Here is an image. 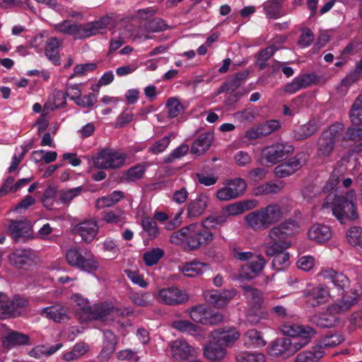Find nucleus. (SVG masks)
I'll list each match as a JSON object with an SVG mask.
<instances>
[{"label": "nucleus", "mask_w": 362, "mask_h": 362, "mask_svg": "<svg viewBox=\"0 0 362 362\" xmlns=\"http://www.w3.org/2000/svg\"><path fill=\"white\" fill-rule=\"evenodd\" d=\"M132 301L136 305L147 307L151 304L149 295L144 292H132L130 295Z\"/></svg>", "instance_id": "nucleus-56"}, {"label": "nucleus", "mask_w": 362, "mask_h": 362, "mask_svg": "<svg viewBox=\"0 0 362 362\" xmlns=\"http://www.w3.org/2000/svg\"><path fill=\"white\" fill-rule=\"evenodd\" d=\"M238 362H265V356L262 353L245 352L238 356Z\"/></svg>", "instance_id": "nucleus-57"}, {"label": "nucleus", "mask_w": 362, "mask_h": 362, "mask_svg": "<svg viewBox=\"0 0 362 362\" xmlns=\"http://www.w3.org/2000/svg\"><path fill=\"white\" fill-rule=\"evenodd\" d=\"M144 29L148 32H160L169 28V25L160 18H154L146 21L144 25Z\"/></svg>", "instance_id": "nucleus-42"}, {"label": "nucleus", "mask_w": 362, "mask_h": 362, "mask_svg": "<svg viewBox=\"0 0 362 362\" xmlns=\"http://www.w3.org/2000/svg\"><path fill=\"white\" fill-rule=\"evenodd\" d=\"M145 167L141 164L130 168L124 174V179L127 182H134L141 179L145 173Z\"/></svg>", "instance_id": "nucleus-50"}, {"label": "nucleus", "mask_w": 362, "mask_h": 362, "mask_svg": "<svg viewBox=\"0 0 362 362\" xmlns=\"http://www.w3.org/2000/svg\"><path fill=\"white\" fill-rule=\"evenodd\" d=\"M228 216L226 214L218 216H211L206 218L202 224H204L208 229L210 228H217L218 226H223L227 221Z\"/></svg>", "instance_id": "nucleus-53"}, {"label": "nucleus", "mask_w": 362, "mask_h": 362, "mask_svg": "<svg viewBox=\"0 0 362 362\" xmlns=\"http://www.w3.org/2000/svg\"><path fill=\"white\" fill-rule=\"evenodd\" d=\"M213 139V134L210 132H204L199 135V136L194 141L191 153L200 156L205 153L211 146Z\"/></svg>", "instance_id": "nucleus-29"}, {"label": "nucleus", "mask_w": 362, "mask_h": 362, "mask_svg": "<svg viewBox=\"0 0 362 362\" xmlns=\"http://www.w3.org/2000/svg\"><path fill=\"white\" fill-rule=\"evenodd\" d=\"M112 19L109 16L101 18L99 21L86 24L71 23L64 20L55 25V30L63 34L74 36L75 39H84L102 33L107 25L110 24Z\"/></svg>", "instance_id": "nucleus-2"}, {"label": "nucleus", "mask_w": 362, "mask_h": 362, "mask_svg": "<svg viewBox=\"0 0 362 362\" xmlns=\"http://www.w3.org/2000/svg\"><path fill=\"white\" fill-rule=\"evenodd\" d=\"M36 259L35 251L30 249H18L8 256L10 263L17 268H22Z\"/></svg>", "instance_id": "nucleus-16"}, {"label": "nucleus", "mask_w": 362, "mask_h": 362, "mask_svg": "<svg viewBox=\"0 0 362 362\" xmlns=\"http://www.w3.org/2000/svg\"><path fill=\"white\" fill-rule=\"evenodd\" d=\"M347 242L353 247L362 249V228L354 226L346 232Z\"/></svg>", "instance_id": "nucleus-38"}, {"label": "nucleus", "mask_w": 362, "mask_h": 362, "mask_svg": "<svg viewBox=\"0 0 362 362\" xmlns=\"http://www.w3.org/2000/svg\"><path fill=\"white\" fill-rule=\"evenodd\" d=\"M128 312L108 304L101 303L94 306H88L82 309L81 318L84 321L89 320H113L115 317H124Z\"/></svg>", "instance_id": "nucleus-6"}, {"label": "nucleus", "mask_w": 362, "mask_h": 362, "mask_svg": "<svg viewBox=\"0 0 362 362\" xmlns=\"http://www.w3.org/2000/svg\"><path fill=\"white\" fill-rule=\"evenodd\" d=\"M344 132L341 123H334L323 130L316 143V156L325 160L333 154L337 143L341 140Z\"/></svg>", "instance_id": "nucleus-5"}, {"label": "nucleus", "mask_w": 362, "mask_h": 362, "mask_svg": "<svg viewBox=\"0 0 362 362\" xmlns=\"http://www.w3.org/2000/svg\"><path fill=\"white\" fill-rule=\"evenodd\" d=\"M171 351L175 360H186L192 354V347L185 341L176 340L171 346Z\"/></svg>", "instance_id": "nucleus-30"}, {"label": "nucleus", "mask_w": 362, "mask_h": 362, "mask_svg": "<svg viewBox=\"0 0 362 362\" xmlns=\"http://www.w3.org/2000/svg\"><path fill=\"white\" fill-rule=\"evenodd\" d=\"M344 341V337L341 334H335L325 337L321 341V346L324 348L334 347L339 345Z\"/></svg>", "instance_id": "nucleus-63"}, {"label": "nucleus", "mask_w": 362, "mask_h": 362, "mask_svg": "<svg viewBox=\"0 0 362 362\" xmlns=\"http://www.w3.org/2000/svg\"><path fill=\"white\" fill-rule=\"evenodd\" d=\"M209 265L204 262L199 261H192L187 262L182 268V272L186 276L195 277L198 275L202 274L207 269Z\"/></svg>", "instance_id": "nucleus-32"}, {"label": "nucleus", "mask_w": 362, "mask_h": 362, "mask_svg": "<svg viewBox=\"0 0 362 362\" xmlns=\"http://www.w3.org/2000/svg\"><path fill=\"white\" fill-rule=\"evenodd\" d=\"M141 226L151 239L158 237L159 230L156 221L151 217H144L141 221Z\"/></svg>", "instance_id": "nucleus-48"}, {"label": "nucleus", "mask_w": 362, "mask_h": 362, "mask_svg": "<svg viewBox=\"0 0 362 362\" xmlns=\"http://www.w3.org/2000/svg\"><path fill=\"white\" fill-rule=\"evenodd\" d=\"M322 275L339 290L345 291L344 289L349 285V280L344 274L332 269L324 270L322 272Z\"/></svg>", "instance_id": "nucleus-27"}, {"label": "nucleus", "mask_w": 362, "mask_h": 362, "mask_svg": "<svg viewBox=\"0 0 362 362\" xmlns=\"http://www.w3.org/2000/svg\"><path fill=\"white\" fill-rule=\"evenodd\" d=\"M342 145L346 146V142L356 144L362 140V127H349L345 133L343 132L341 138Z\"/></svg>", "instance_id": "nucleus-39"}, {"label": "nucleus", "mask_w": 362, "mask_h": 362, "mask_svg": "<svg viewBox=\"0 0 362 362\" xmlns=\"http://www.w3.org/2000/svg\"><path fill=\"white\" fill-rule=\"evenodd\" d=\"M166 107L168 108V117L175 118L184 110V107L181 102L176 98H170L167 100Z\"/></svg>", "instance_id": "nucleus-49"}, {"label": "nucleus", "mask_w": 362, "mask_h": 362, "mask_svg": "<svg viewBox=\"0 0 362 362\" xmlns=\"http://www.w3.org/2000/svg\"><path fill=\"white\" fill-rule=\"evenodd\" d=\"M84 191L85 189L82 186L66 190H60L59 192V200L64 204H68Z\"/></svg>", "instance_id": "nucleus-47"}, {"label": "nucleus", "mask_w": 362, "mask_h": 362, "mask_svg": "<svg viewBox=\"0 0 362 362\" xmlns=\"http://www.w3.org/2000/svg\"><path fill=\"white\" fill-rule=\"evenodd\" d=\"M323 356L322 351H309L299 353L296 356L297 362H316Z\"/></svg>", "instance_id": "nucleus-54"}, {"label": "nucleus", "mask_w": 362, "mask_h": 362, "mask_svg": "<svg viewBox=\"0 0 362 362\" xmlns=\"http://www.w3.org/2000/svg\"><path fill=\"white\" fill-rule=\"evenodd\" d=\"M88 351V345L83 343H78L75 344L71 351L65 353L62 358L66 361H72L77 360L87 353Z\"/></svg>", "instance_id": "nucleus-36"}, {"label": "nucleus", "mask_w": 362, "mask_h": 362, "mask_svg": "<svg viewBox=\"0 0 362 362\" xmlns=\"http://www.w3.org/2000/svg\"><path fill=\"white\" fill-rule=\"evenodd\" d=\"M99 226L95 220H87L76 225L72 228V233L78 235L86 243H91L98 234Z\"/></svg>", "instance_id": "nucleus-14"}, {"label": "nucleus", "mask_w": 362, "mask_h": 362, "mask_svg": "<svg viewBox=\"0 0 362 362\" xmlns=\"http://www.w3.org/2000/svg\"><path fill=\"white\" fill-rule=\"evenodd\" d=\"M214 238L213 233L204 224H190L187 239V246L194 250L209 245Z\"/></svg>", "instance_id": "nucleus-9"}, {"label": "nucleus", "mask_w": 362, "mask_h": 362, "mask_svg": "<svg viewBox=\"0 0 362 362\" xmlns=\"http://www.w3.org/2000/svg\"><path fill=\"white\" fill-rule=\"evenodd\" d=\"M227 185L230 187L235 199L243 194L247 187L245 181L242 178H235L226 180Z\"/></svg>", "instance_id": "nucleus-46"}, {"label": "nucleus", "mask_w": 362, "mask_h": 362, "mask_svg": "<svg viewBox=\"0 0 362 362\" xmlns=\"http://www.w3.org/2000/svg\"><path fill=\"white\" fill-rule=\"evenodd\" d=\"M274 257L272 260V267L274 269L281 271L287 268L289 264V254L286 250H278L274 255H267Z\"/></svg>", "instance_id": "nucleus-35"}, {"label": "nucleus", "mask_w": 362, "mask_h": 362, "mask_svg": "<svg viewBox=\"0 0 362 362\" xmlns=\"http://www.w3.org/2000/svg\"><path fill=\"white\" fill-rule=\"evenodd\" d=\"M204 356L213 362L222 361L226 354L225 347L220 343L212 339L209 344L204 347Z\"/></svg>", "instance_id": "nucleus-24"}, {"label": "nucleus", "mask_w": 362, "mask_h": 362, "mask_svg": "<svg viewBox=\"0 0 362 362\" xmlns=\"http://www.w3.org/2000/svg\"><path fill=\"white\" fill-rule=\"evenodd\" d=\"M298 80L300 88H306L312 85L318 83L320 77L315 74H305L296 77Z\"/></svg>", "instance_id": "nucleus-52"}, {"label": "nucleus", "mask_w": 362, "mask_h": 362, "mask_svg": "<svg viewBox=\"0 0 362 362\" xmlns=\"http://www.w3.org/2000/svg\"><path fill=\"white\" fill-rule=\"evenodd\" d=\"M293 149V146L290 144L277 143L265 148L262 155L268 163L275 164L285 159Z\"/></svg>", "instance_id": "nucleus-12"}, {"label": "nucleus", "mask_w": 362, "mask_h": 362, "mask_svg": "<svg viewBox=\"0 0 362 362\" xmlns=\"http://www.w3.org/2000/svg\"><path fill=\"white\" fill-rule=\"evenodd\" d=\"M319 127L315 121H309L306 124L297 127L292 132V136L296 141H303L314 135Z\"/></svg>", "instance_id": "nucleus-26"}, {"label": "nucleus", "mask_w": 362, "mask_h": 362, "mask_svg": "<svg viewBox=\"0 0 362 362\" xmlns=\"http://www.w3.org/2000/svg\"><path fill=\"white\" fill-rule=\"evenodd\" d=\"M282 217L281 208L278 204H269L264 208L249 213L245 218L248 226L255 230L269 228Z\"/></svg>", "instance_id": "nucleus-4"}, {"label": "nucleus", "mask_w": 362, "mask_h": 362, "mask_svg": "<svg viewBox=\"0 0 362 362\" xmlns=\"http://www.w3.org/2000/svg\"><path fill=\"white\" fill-rule=\"evenodd\" d=\"M303 345H293L291 339L281 337L277 338L271 344L269 354L273 356H280L286 359L293 356Z\"/></svg>", "instance_id": "nucleus-11"}, {"label": "nucleus", "mask_w": 362, "mask_h": 362, "mask_svg": "<svg viewBox=\"0 0 362 362\" xmlns=\"http://www.w3.org/2000/svg\"><path fill=\"white\" fill-rule=\"evenodd\" d=\"M208 310L202 305L194 306L189 310L190 317L193 321L204 325Z\"/></svg>", "instance_id": "nucleus-51"}, {"label": "nucleus", "mask_w": 362, "mask_h": 362, "mask_svg": "<svg viewBox=\"0 0 362 362\" xmlns=\"http://www.w3.org/2000/svg\"><path fill=\"white\" fill-rule=\"evenodd\" d=\"M189 151V146L187 144H182L176 148L164 159L165 163H173L175 160L185 156Z\"/></svg>", "instance_id": "nucleus-58"}, {"label": "nucleus", "mask_w": 362, "mask_h": 362, "mask_svg": "<svg viewBox=\"0 0 362 362\" xmlns=\"http://www.w3.org/2000/svg\"><path fill=\"white\" fill-rule=\"evenodd\" d=\"M195 175L199 182L204 186L214 185L217 182L218 180V177L214 174L197 173Z\"/></svg>", "instance_id": "nucleus-60"}, {"label": "nucleus", "mask_w": 362, "mask_h": 362, "mask_svg": "<svg viewBox=\"0 0 362 362\" xmlns=\"http://www.w3.org/2000/svg\"><path fill=\"white\" fill-rule=\"evenodd\" d=\"M243 291L246 298L252 301V305H262L263 295L261 291L250 286H243Z\"/></svg>", "instance_id": "nucleus-43"}, {"label": "nucleus", "mask_w": 362, "mask_h": 362, "mask_svg": "<svg viewBox=\"0 0 362 362\" xmlns=\"http://www.w3.org/2000/svg\"><path fill=\"white\" fill-rule=\"evenodd\" d=\"M308 157V154L305 152H299L285 163L289 165V168L293 170V173H296L306 164Z\"/></svg>", "instance_id": "nucleus-41"}, {"label": "nucleus", "mask_w": 362, "mask_h": 362, "mask_svg": "<svg viewBox=\"0 0 362 362\" xmlns=\"http://www.w3.org/2000/svg\"><path fill=\"white\" fill-rule=\"evenodd\" d=\"M310 321L317 327L322 328L331 327L334 325L333 321L329 319L325 315H313L310 317Z\"/></svg>", "instance_id": "nucleus-59"}, {"label": "nucleus", "mask_w": 362, "mask_h": 362, "mask_svg": "<svg viewBox=\"0 0 362 362\" xmlns=\"http://www.w3.org/2000/svg\"><path fill=\"white\" fill-rule=\"evenodd\" d=\"M298 332H299V334H298V337H300L303 339L305 340V341L303 343V345L308 344L309 340L314 337L317 334V332L314 328L308 325H300Z\"/></svg>", "instance_id": "nucleus-62"}, {"label": "nucleus", "mask_w": 362, "mask_h": 362, "mask_svg": "<svg viewBox=\"0 0 362 362\" xmlns=\"http://www.w3.org/2000/svg\"><path fill=\"white\" fill-rule=\"evenodd\" d=\"M266 262L262 255H258L257 259L252 260L248 266L242 267L239 274L238 279L241 281L251 280L255 275L260 273L263 269Z\"/></svg>", "instance_id": "nucleus-17"}, {"label": "nucleus", "mask_w": 362, "mask_h": 362, "mask_svg": "<svg viewBox=\"0 0 362 362\" xmlns=\"http://www.w3.org/2000/svg\"><path fill=\"white\" fill-rule=\"evenodd\" d=\"M189 226L182 228L174 232L170 236V242L173 244L179 245L182 241L186 240L187 242Z\"/></svg>", "instance_id": "nucleus-61"}, {"label": "nucleus", "mask_w": 362, "mask_h": 362, "mask_svg": "<svg viewBox=\"0 0 362 362\" xmlns=\"http://www.w3.org/2000/svg\"><path fill=\"white\" fill-rule=\"evenodd\" d=\"M28 305L29 302L26 298L16 295L13 298L7 299L6 303L0 305V319L5 320L19 317L23 314Z\"/></svg>", "instance_id": "nucleus-10"}, {"label": "nucleus", "mask_w": 362, "mask_h": 362, "mask_svg": "<svg viewBox=\"0 0 362 362\" xmlns=\"http://www.w3.org/2000/svg\"><path fill=\"white\" fill-rule=\"evenodd\" d=\"M266 15L269 18H279L283 16L281 5L279 0H271L264 5Z\"/></svg>", "instance_id": "nucleus-40"}, {"label": "nucleus", "mask_w": 362, "mask_h": 362, "mask_svg": "<svg viewBox=\"0 0 362 362\" xmlns=\"http://www.w3.org/2000/svg\"><path fill=\"white\" fill-rule=\"evenodd\" d=\"M307 303L312 307H317L326 303L328 292L322 287H315L305 291Z\"/></svg>", "instance_id": "nucleus-25"}, {"label": "nucleus", "mask_w": 362, "mask_h": 362, "mask_svg": "<svg viewBox=\"0 0 362 362\" xmlns=\"http://www.w3.org/2000/svg\"><path fill=\"white\" fill-rule=\"evenodd\" d=\"M262 306L259 304L252 305L246 316L247 321L251 325L258 324L262 319L267 318V313L261 310Z\"/></svg>", "instance_id": "nucleus-37"}, {"label": "nucleus", "mask_w": 362, "mask_h": 362, "mask_svg": "<svg viewBox=\"0 0 362 362\" xmlns=\"http://www.w3.org/2000/svg\"><path fill=\"white\" fill-rule=\"evenodd\" d=\"M236 295L234 290L220 293L218 291H211L204 293V298L207 302L217 308H223Z\"/></svg>", "instance_id": "nucleus-18"}, {"label": "nucleus", "mask_w": 362, "mask_h": 362, "mask_svg": "<svg viewBox=\"0 0 362 362\" xmlns=\"http://www.w3.org/2000/svg\"><path fill=\"white\" fill-rule=\"evenodd\" d=\"M62 45V42L57 37H51L47 43L45 53L47 57L55 65L60 64V57L59 55V48Z\"/></svg>", "instance_id": "nucleus-33"}, {"label": "nucleus", "mask_w": 362, "mask_h": 362, "mask_svg": "<svg viewBox=\"0 0 362 362\" xmlns=\"http://www.w3.org/2000/svg\"><path fill=\"white\" fill-rule=\"evenodd\" d=\"M173 328L190 334H194L200 331V327L197 326L188 320H176L172 324Z\"/></svg>", "instance_id": "nucleus-44"}, {"label": "nucleus", "mask_w": 362, "mask_h": 362, "mask_svg": "<svg viewBox=\"0 0 362 362\" xmlns=\"http://www.w3.org/2000/svg\"><path fill=\"white\" fill-rule=\"evenodd\" d=\"M211 337L225 347L233 345L240 337V333L235 327H223L213 330Z\"/></svg>", "instance_id": "nucleus-15"}, {"label": "nucleus", "mask_w": 362, "mask_h": 362, "mask_svg": "<svg viewBox=\"0 0 362 362\" xmlns=\"http://www.w3.org/2000/svg\"><path fill=\"white\" fill-rule=\"evenodd\" d=\"M40 315L56 322H60L66 317V310L64 306L56 303L53 305L44 308L40 312Z\"/></svg>", "instance_id": "nucleus-31"}, {"label": "nucleus", "mask_w": 362, "mask_h": 362, "mask_svg": "<svg viewBox=\"0 0 362 362\" xmlns=\"http://www.w3.org/2000/svg\"><path fill=\"white\" fill-rule=\"evenodd\" d=\"M126 156L110 148H105L93 156L94 166L98 169H115L121 168Z\"/></svg>", "instance_id": "nucleus-8"}, {"label": "nucleus", "mask_w": 362, "mask_h": 362, "mask_svg": "<svg viewBox=\"0 0 362 362\" xmlns=\"http://www.w3.org/2000/svg\"><path fill=\"white\" fill-rule=\"evenodd\" d=\"M170 142V138L165 136L161 139L155 141L148 148V152L152 154H158L164 151Z\"/></svg>", "instance_id": "nucleus-55"}, {"label": "nucleus", "mask_w": 362, "mask_h": 362, "mask_svg": "<svg viewBox=\"0 0 362 362\" xmlns=\"http://www.w3.org/2000/svg\"><path fill=\"white\" fill-rule=\"evenodd\" d=\"M158 300L168 305H177L186 302L188 296L178 288L172 286L160 290Z\"/></svg>", "instance_id": "nucleus-13"}, {"label": "nucleus", "mask_w": 362, "mask_h": 362, "mask_svg": "<svg viewBox=\"0 0 362 362\" xmlns=\"http://www.w3.org/2000/svg\"><path fill=\"white\" fill-rule=\"evenodd\" d=\"M349 118L353 125H362V95H359L351 105Z\"/></svg>", "instance_id": "nucleus-34"}, {"label": "nucleus", "mask_w": 362, "mask_h": 362, "mask_svg": "<svg viewBox=\"0 0 362 362\" xmlns=\"http://www.w3.org/2000/svg\"><path fill=\"white\" fill-rule=\"evenodd\" d=\"M356 197L354 189L349 190L346 194L334 195V197L329 194L322 203V207L328 208L330 202H332V213L341 223L346 220L354 221L358 217Z\"/></svg>", "instance_id": "nucleus-1"}, {"label": "nucleus", "mask_w": 362, "mask_h": 362, "mask_svg": "<svg viewBox=\"0 0 362 362\" xmlns=\"http://www.w3.org/2000/svg\"><path fill=\"white\" fill-rule=\"evenodd\" d=\"M208 201L207 196L204 194H200L196 199L191 201L187 208L188 217L196 218L201 216L207 206Z\"/></svg>", "instance_id": "nucleus-28"}, {"label": "nucleus", "mask_w": 362, "mask_h": 362, "mask_svg": "<svg viewBox=\"0 0 362 362\" xmlns=\"http://www.w3.org/2000/svg\"><path fill=\"white\" fill-rule=\"evenodd\" d=\"M30 228V222L26 219L21 221L10 220L8 226L9 234L15 242H18L20 238L26 236Z\"/></svg>", "instance_id": "nucleus-20"}, {"label": "nucleus", "mask_w": 362, "mask_h": 362, "mask_svg": "<svg viewBox=\"0 0 362 362\" xmlns=\"http://www.w3.org/2000/svg\"><path fill=\"white\" fill-rule=\"evenodd\" d=\"M249 71L245 70L235 73L232 78L226 81L218 88V94L224 92H233L238 88L247 78Z\"/></svg>", "instance_id": "nucleus-22"}, {"label": "nucleus", "mask_w": 362, "mask_h": 362, "mask_svg": "<svg viewBox=\"0 0 362 362\" xmlns=\"http://www.w3.org/2000/svg\"><path fill=\"white\" fill-rule=\"evenodd\" d=\"M29 340L30 337L28 335L16 331L8 332L1 339L2 346L5 349H9L17 346L28 344Z\"/></svg>", "instance_id": "nucleus-21"}, {"label": "nucleus", "mask_w": 362, "mask_h": 362, "mask_svg": "<svg viewBox=\"0 0 362 362\" xmlns=\"http://www.w3.org/2000/svg\"><path fill=\"white\" fill-rule=\"evenodd\" d=\"M358 293L356 290L344 291L341 299L336 304L332 305V310L336 313L346 312L357 303Z\"/></svg>", "instance_id": "nucleus-19"}, {"label": "nucleus", "mask_w": 362, "mask_h": 362, "mask_svg": "<svg viewBox=\"0 0 362 362\" xmlns=\"http://www.w3.org/2000/svg\"><path fill=\"white\" fill-rule=\"evenodd\" d=\"M164 251L158 247L153 248L144 254L143 259L146 266L151 267L156 264L164 256Z\"/></svg>", "instance_id": "nucleus-45"}, {"label": "nucleus", "mask_w": 362, "mask_h": 362, "mask_svg": "<svg viewBox=\"0 0 362 362\" xmlns=\"http://www.w3.org/2000/svg\"><path fill=\"white\" fill-rule=\"evenodd\" d=\"M332 235L329 227L324 224H315L308 230L309 238L319 243L329 240Z\"/></svg>", "instance_id": "nucleus-23"}, {"label": "nucleus", "mask_w": 362, "mask_h": 362, "mask_svg": "<svg viewBox=\"0 0 362 362\" xmlns=\"http://www.w3.org/2000/svg\"><path fill=\"white\" fill-rule=\"evenodd\" d=\"M298 226L295 220L288 219L273 227L269 233V241L266 246L267 255H274L278 250H286L291 246L288 238L293 235Z\"/></svg>", "instance_id": "nucleus-3"}, {"label": "nucleus", "mask_w": 362, "mask_h": 362, "mask_svg": "<svg viewBox=\"0 0 362 362\" xmlns=\"http://www.w3.org/2000/svg\"><path fill=\"white\" fill-rule=\"evenodd\" d=\"M247 209V203L237 202L226 207V211L229 216H235L243 213Z\"/></svg>", "instance_id": "nucleus-64"}, {"label": "nucleus", "mask_w": 362, "mask_h": 362, "mask_svg": "<svg viewBox=\"0 0 362 362\" xmlns=\"http://www.w3.org/2000/svg\"><path fill=\"white\" fill-rule=\"evenodd\" d=\"M67 263L82 271L92 273L99 267V263L89 250H86L84 255L78 247H72L66 253Z\"/></svg>", "instance_id": "nucleus-7"}]
</instances>
